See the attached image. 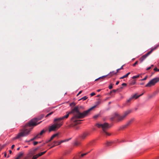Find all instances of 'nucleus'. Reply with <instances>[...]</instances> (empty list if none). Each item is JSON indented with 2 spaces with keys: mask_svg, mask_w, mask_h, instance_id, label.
<instances>
[{
  "mask_svg": "<svg viewBox=\"0 0 159 159\" xmlns=\"http://www.w3.org/2000/svg\"><path fill=\"white\" fill-rule=\"evenodd\" d=\"M95 106H94L89 108L87 110L84 111L82 113H81L79 111V108L77 107H75L70 111L66 115L62 117L63 120L67 119L69 117L70 114L72 113L73 114V116L70 119V121L76 123L78 121H80V120H78V119L83 118L87 116L89 113V112L94 108Z\"/></svg>",
  "mask_w": 159,
  "mask_h": 159,
  "instance_id": "f03ea898",
  "label": "nucleus"
},
{
  "mask_svg": "<svg viewBox=\"0 0 159 159\" xmlns=\"http://www.w3.org/2000/svg\"><path fill=\"white\" fill-rule=\"evenodd\" d=\"M70 139H71V138H70L68 139H65V140H61L60 141H54L53 142V143L56 144V145H59L61 143H62L68 141Z\"/></svg>",
  "mask_w": 159,
  "mask_h": 159,
  "instance_id": "6e6552de",
  "label": "nucleus"
},
{
  "mask_svg": "<svg viewBox=\"0 0 159 159\" xmlns=\"http://www.w3.org/2000/svg\"><path fill=\"white\" fill-rule=\"evenodd\" d=\"M75 104L74 102H72V103H71L70 104V105H74Z\"/></svg>",
  "mask_w": 159,
  "mask_h": 159,
  "instance_id": "6e6d98bb",
  "label": "nucleus"
},
{
  "mask_svg": "<svg viewBox=\"0 0 159 159\" xmlns=\"http://www.w3.org/2000/svg\"><path fill=\"white\" fill-rule=\"evenodd\" d=\"M154 74V73L152 72V73L151 76H152L153 74Z\"/></svg>",
  "mask_w": 159,
  "mask_h": 159,
  "instance_id": "680f3d73",
  "label": "nucleus"
},
{
  "mask_svg": "<svg viewBox=\"0 0 159 159\" xmlns=\"http://www.w3.org/2000/svg\"><path fill=\"white\" fill-rule=\"evenodd\" d=\"M80 143L78 141H76L75 143V145L78 146L80 144Z\"/></svg>",
  "mask_w": 159,
  "mask_h": 159,
  "instance_id": "a878e982",
  "label": "nucleus"
},
{
  "mask_svg": "<svg viewBox=\"0 0 159 159\" xmlns=\"http://www.w3.org/2000/svg\"><path fill=\"white\" fill-rule=\"evenodd\" d=\"M34 154L33 153L31 152H30L28 154V156L29 157H31Z\"/></svg>",
  "mask_w": 159,
  "mask_h": 159,
  "instance_id": "2f4dec72",
  "label": "nucleus"
},
{
  "mask_svg": "<svg viewBox=\"0 0 159 159\" xmlns=\"http://www.w3.org/2000/svg\"><path fill=\"white\" fill-rule=\"evenodd\" d=\"M106 76H102V77H99V78H98V79H96V80H95V81H97L98 80H99V79H104V78H105Z\"/></svg>",
  "mask_w": 159,
  "mask_h": 159,
  "instance_id": "5701e85b",
  "label": "nucleus"
},
{
  "mask_svg": "<svg viewBox=\"0 0 159 159\" xmlns=\"http://www.w3.org/2000/svg\"><path fill=\"white\" fill-rule=\"evenodd\" d=\"M79 95V93H78V94L77 95V96H78Z\"/></svg>",
  "mask_w": 159,
  "mask_h": 159,
  "instance_id": "774afa93",
  "label": "nucleus"
},
{
  "mask_svg": "<svg viewBox=\"0 0 159 159\" xmlns=\"http://www.w3.org/2000/svg\"><path fill=\"white\" fill-rule=\"evenodd\" d=\"M127 84L125 83H123L122 84V86H126Z\"/></svg>",
  "mask_w": 159,
  "mask_h": 159,
  "instance_id": "79ce46f5",
  "label": "nucleus"
},
{
  "mask_svg": "<svg viewBox=\"0 0 159 159\" xmlns=\"http://www.w3.org/2000/svg\"><path fill=\"white\" fill-rule=\"evenodd\" d=\"M158 91H156L153 92L152 94H149L148 95V98L150 99L155 97L157 94L158 93Z\"/></svg>",
  "mask_w": 159,
  "mask_h": 159,
  "instance_id": "9b49d317",
  "label": "nucleus"
},
{
  "mask_svg": "<svg viewBox=\"0 0 159 159\" xmlns=\"http://www.w3.org/2000/svg\"><path fill=\"white\" fill-rule=\"evenodd\" d=\"M79 95V93H78V94L77 95V96H78Z\"/></svg>",
  "mask_w": 159,
  "mask_h": 159,
  "instance_id": "338daca9",
  "label": "nucleus"
},
{
  "mask_svg": "<svg viewBox=\"0 0 159 159\" xmlns=\"http://www.w3.org/2000/svg\"><path fill=\"white\" fill-rule=\"evenodd\" d=\"M120 70V68L119 69H118L117 70V72H116V73L118 72V71H119V70Z\"/></svg>",
  "mask_w": 159,
  "mask_h": 159,
  "instance_id": "3c124183",
  "label": "nucleus"
},
{
  "mask_svg": "<svg viewBox=\"0 0 159 159\" xmlns=\"http://www.w3.org/2000/svg\"><path fill=\"white\" fill-rule=\"evenodd\" d=\"M153 66H154L153 65H151V66L150 67H152Z\"/></svg>",
  "mask_w": 159,
  "mask_h": 159,
  "instance_id": "e2e57ef3",
  "label": "nucleus"
},
{
  "mask_svg": "<svg viewBox=\"0 0 159 159\" xmlns=\"http://www.w3.org/2000/svg\"><path fill=\"white\" fill-rule=\"evenodd\" d=\"M49 142V141H48V140H47L46 141L45 143H48Z\"/></svg>",
  "mask_w": 159,
  "mask_h": 159,
  "instance_id": "5fc2aeb1",
  "label": "nucleus"
},
{
  "mask_svg": "<svg viewBox=\"0 0 159 159\" xmlns=\"http://www.w3.org/2000/svg\"><path fill=\"white\" fill-rule=\"evenodd\" d=\"M96 125L99 128H102L104 133L107 135L109 136L110 134L106 132V130L110 127L109 124L107 123H105L103 124H97Z\"/></svg>",
  "mask_w": 159,
  "mask_h": 159,
  "instance_id": "20e7f679",
  "label": "nucleus"
},
{
  "mask_svg": "<svg viewBox=\"0 0 159 159\" xmlns=\"http://www.w3.org/2000/svg\"><path fill=\"white\" fill-rule=\"evenodd\" d=\"M95 94V93H92L90 94V95L91 96H93Z\"/></svg>",
  "mask_w": 159,
  "mask_h": 159,
  "instance_id": "ea45409f",
  "label": "nucleus"
},
{
  "mask_svg": "<svg viewBox=\"0 0 159 159\" xmlns=\"http://www.w3.org/2000/svg\"><path fill=\"white\" fill-rule=\"evenodd\" d=\"M148 75H146L144 78H143V79H142L140 80V81H143V80H146L148 78Z\"/></svg>",
  "mask_w": 159,
  "mask_h": 159,
  "instance_id": "c756f323",
  "label": "nucleus"
},
{
  "mask_svg": "<svg viewBox=\"0 0 159 159\" xmlns=\"http://www.w3.org/2000/svg\"><path fill=\"white\" fill-rule=\"evenodd\" d=\"M158 82H159V78L156 77L150 80L148 83L146 85L145 87H151L154 85L156 83Z\"/></svg>",
  "mask_w": 159,
  "mask_h": 159,
  "instance_id": "423d86ee",
  "label": "nucleus"
},
{
  "mask_svg": "<svg viewBox=\"0 0 159 159\" xmlns=\"http://www.w3.org/2000/svg\"><path fill=\"white\" fill-rule=\"evenodd\" d=\"M150 54L148 52L146 54H145V55H143L139 59L140 62H142L143 60L146 59V58Z\"/></svg>",
  "mask_w": 159,
  "mask_h": 159,
  "instance_id": "1a4fd4ad",
  "label": "nucleus"
},
{
  "mask_svg": "<svg viewBox=\"0 0 159 159\" xmlns=\"http://www.w3.org/2000/svg\"><path fill=\"white\" fill-rule=\"evenodd\" d=\"M62 125V122H57L51 126L49 129V131H54L58 129Z\"/></svg>",
  "mask_w": 159,
  "mask_h": 159,
  "instance_id": "39448f33",
  "label": "nucleus"
},
{
  "mask_svg": "<svg viewBox=\"0 0 159 159\" xmlns=\"http://www.w3.org/2000/svg\"><path fill=\"white\" fill-rule=\"evenodd\" d=\"M151 67H150H150H148V68L146 70H149L150 69H151Z\"/></svg>",
  "mask_w": 159,
  "mask_h": 159,
  "instance_id": "a18cd8bd",
  "label": "nucleus"
},
{
  "mask_svg": "<svg viewBox=\"0 0 159 159\" xmlns=\"http://www.w3.org/2000/svg\"><path fill=\"white\" fill-rule=\"evenodd\" d=\"M59 135V134L58 133H56V134H55L53 135L50 138V139H49L48 140V141H49V142H50V141H51L54 138H55V137H57V136Z\"/></svg>",
  "mask_w": 159,
  "mask_h": 159,
  "instance_id": "4468645a",
  "label": "nucleus"
},
{
  "mask_svg": "<svg viewBox=\"0 0 159 159\" xmlns=\"http://www.w3.org/2000/svg\"><path fill=\"white\" fill-rule=\"evenodd\" d=\"M135 80L134 81H132L129 83V84L130 85H132L134 84L135 83Z\"/></svg>",
  "mask_w": 159,
  "mask_h": 159,
  "instance_id": "b1692460",
  "label": "nucleus"
},
{
  "mask_svg": "<svg viewBox=\"0 0 159 159\" xmlns=\"http://www.w3.org/2000/svg\"><path fill=\"white\" fill-rule=\"evenodd\" d=\"M87 98L88 97H87V96H85L81 98L80 99V100H86Z\"/></svg>",
  "mask_w": 159,
  "mask_h": 159,
  "instance_id": "bb28decb",
  "label": "nucleus"
},
{
  "mask_svg": "<svg viewBox=\"0 0 159 159\" xmlns=\"http://www.w3.org/2000/svg\"><path fill=\"white\" fill-rule=\"evenodd\" d=\"M113 84H111L109 86V89H111L113 88Z\"/></svg>",
  "mask_w": 159,
  "mask_h": 159,
  "instance_id": "72a5a7b5",
  "label": "nucleus"
},
{
  "mask_svg": "<svg viewBox=\"0 0 159 159\" xmlns=\"http://www.w3.org/2000/svg\"><path fill=\"white\" fill-rule=\"evenodd\" d=\"M6 156H7V154H6V153H4V156H5V157H6Z\"/></svg>",
  "mask_w": 159,
  "mask_h": 159,
  "instance_id": "13d9d810",
  "label": "nucleus"
},
{
  "mask_svg": "<svg viewBox=\"0 0 159 159\" xmlns=\"http://www.w3.org/2000/svg\"><path fill=\"white\" fill-rule=\"evenodd\" d=\"M143 94V93L142 94L139 95H138V96H137L136 95V94H135L133 96H132L131 98H132V99L134 98H135V99H137V98H138L139 97L142 96Z\"/></svg>",
  "mask_w": 159,
  "mask_h": 159,
  "instance_id": "2eb2a0df",
  "label": "nucleus"
},
{
  "mask_svg": "<svg viewBox=\"0 0 159 159\" xmlns=\"http://www.w3.org/2000/svg\"><path fill=\"white\" fill-rule=\"evenodd\" d=\"M89 135V133L85 132L80 136V138L82 139H84Z\"/></svg>",
  "mask_w": 159,
  "mask_h": 159,
  "instance_id": "9d476101",
  "label": "nucleus"
},
{
  "mask_svg": "<svg viewBox=\"0 0 159 159\" xmlns=\"http://www.w3.org/2000/svg\"><path fill=\"white\" fill-rule=\"evenodd\" d=\"M101 89H98L97 90V92H100V91H101Z\"/></svg>",
  "mask_w": 159,
  "mask_h": 159,
  "instance_id": "4d7b16f0",
  "label": "nucleus"
},
{
  "mask_svg": "<svg viewBox=\"0 0 159 159\" xmlns=\"http://www.w3.org/2000/svg\"><path fill=\"white\" fill-rule=\"evenodd\" d=\"M46 152H47V151H46L43 152H41L37 154V155H38V156L39 157H40V156H41L42 155L44 154Z\"/></svg>",
  "mask_w": 159,
  "mask_h": 159,
  "instance_id": "a211bd4d",
  "label": "nucleus"
},
{
  "mask_svg": "<svg viewBox=\"0 0 159 159\" xmlns=\"http://www.w3.org/2000/svg\"><path fill=\"white\" fill-rule=\"evenodd\" d=\"M14 147H15V145H12V146H11V149H13L14 148Z\"/></svg>",
  "mask_w": 159,
  "mask_h": 159,
  "instance_id": "c03bdc74",
  "label": "nucleus"
},
{
  "mask_svg": "<svg viewBox=\"0 0 159 159\" xmlns=\"http://www.w3.org/2000/svg\"><path fill=\"white\" fill-rule=\"evenodd\" d=\"M54 113V111H52L47 115L46 116V117H47L49 116L50 115H51L52 114Z\"/></svg>",
  "mask_w": 159,
  "mask_h": 159,
  "instance_id": "cd10ccee",
  "label": "nucleus"
},
{
  "mask_svg": "<svg viewBox=\"0 0 159 159\" xmlns=\"http://www.w3.org/2000/svg\"><path fill=\"white\" fill-rule=\"evenodd\" d=\"M119 89H113L109 93L110 94H111L112 93H115Z\"/></svg>",
  "mask_w": 159,
  "mask_h": 159,
  "instance_id": "393cba45",
  "label": "nucleus"
},
{
  "mask_svg": "<svg viewBox=\"0 0 159 159\" xmlns=\"http://www.w3.org/2000/svg\"><path fill=\"white\" fill-rule=\"evenodd\" d=\"M31 141H30V140H26L25 141V142L29 143V142H30Z\"/></svg>",
  "mask_w": 159,
  "mask_h": 159,
  "instance_id": "09e8293b",
  "label": "nucleus"
},
{
  "mask_svg": "<svg viewBox=\"0 0 159 159\" xmlns=\"http://www.w3.org/2000/svg\"><path fill=\"white\" fill-rule=\"evenodd\" d=\"M116 72H115L114 71L111 72L109 74V75L110 76H112L113 75L116 74Z\"/></svg>",
  "mask_w": 159,
  "mask_h": 159,
  "instance_id": "412c9836",
  "label": "nucleus"
},
{
  "mask_svg": "<svg viewBox=\"0 0 159 159\" xmlns=\"http://www.w3.org/2000/svg\"><path fill=\"white\" fill-rule=\"evenodd\" d=\"M112 143V142H107L106 143V145L107 146H110L111 145V144Z\"/></svg>",
  "mask_w": 159,
  "mask_h": 159,
  "instance_id": "c85d7f7f",
  "label": "nucleus"
},
{
  "mask_svg": "<svg viewBox=\"0 0 159 159\" xmlns=\"http://www.w3.org/2000/svg\"><path fill=\"white\" fill-rule=\"evenodd\" d=\"M89 152H87V153H83V154H82L81 155V157H84V156L87 155L88 153H89Z\"/></svg>",
  "mask_w": 159,
  "mask_h": 159,
  "instance_id": "f704fd0d",
  "label": "nucleus"
},
{
  "mask_svg": "<svg viewBox=\"0 0 159 159\" xmlns=\"http://www.w3.org/2000/svg\"><path fill=\"white\" fill-rule=\"evenodd\" d=\"M130 74V72H129L128 73H127L126 74V75H127V76L128 77V75Z\"/></svg>",
  "mask_w": 159,
  "mask_h": 159,
  "instance_id": "8fccbe9b",
  "label": "nucleus"
},
{
  "mask_svg": "<svg viewBox=\"0 0 159 159\" xmlns=\"http://www.w3.org/2000/svg\"><path fill=\"white\" fill-rule=\"evenodd\" d=\"M138 61H136L135 62L133 65V66H135L137 64H138Z\"/></svg>",
  "mask_w": 159,
  "mask_h": 159,
  "instance_id": "e433bc0d",
  "label": "nucleus"
},
{
  "mask_svg": "<svg viewBox=\"0 0 159 159\" xmlns=\"http://www.w3.org/2000/svg\"><path fill=\"white\" fill-rule=\"evenodd\" d=\"M44 116V115H41L40 118H34L28 123L26 124L23 128L20 130V132L14 138L15 139H19L21 137L27 136L30 133V132L33 128V126H35L38 124H39L41 121L38 124L37 122L39 120H41Z\"/></svg>",
  "mask_w": 159,
  "mask_h": 159,
  "instance_id": "f257e3e1",
  "label": "nucleus"
},
{
  "mask_svg": "<svg viewBox=\"0 0 159 159\" xmlns=\"http://www.w3.org/2000/svg\"><path fill=\"white\" fill-rule=\"evenodd\" d=\"M38 142H37V141L34 142V145H37V144H38Z\"/></svg>",
  "mask_w": 159,
  "mask_h": 159,
  "instance_id": "58836bf2",
  "label": "nucleus"
},
{
  "mask_svg": "<svg viewBox=\"0 0 159 159\" xmlns=\"http://www.w3.org/2000/svg\"><path fill=\"white\" fill-rule=\"evenodd\" d=\"M98 115H95L94 116L93 118H97L98 117Z\"/></svg>",
  "mask_w": 159,
  "mask_h": 159,
  "instance_id": "a19ab883",
  "label": "nucleus"
},
{
  "mask_svg": "<svg viewBox=\"0 0 159 159\" xmlns=\"http://www.w3.org/2000/svg\"><path fill=\"white\" fill-rule=\"evenodd\" d=\"M62 120H63V119L62 118V117H59L58 118H57L54 119V122H56L57 121H58L57 122H59V121H61ZM62 123V122H61Z\"/></svg>",
  "mask_w": 159,
  "mask_h": 159,
  "instance_id": "dca6fc26",
  "label": "nucleus"
},
{
  "mask_svg": "<svg viewBox=\"0 0 159 159\" xmlns=\"http://www.w3.org/2000/svg\"><path fill=\"white\" fill-rule=\"evenodd\" d=\"M46 132V130L44 129H43L42 130L39 134H37V135H39V136H40L42 135L43 133H45Z\"/></svg>",
  "mask_w": 159,
  "mask_h": 159,
  "instance_id": "f3484780",
  "label": "nucleus"
},
{
  "mask_svg": "<svg viewBox=\"0 0 159 159\" xmlns=\"http://www.w3.org/2000/svg\"><path fill=\"white\" fill-rule=\"evenodd\" d=\"M39 138H40V136H39V135H37L36 136H35L33 138L31 139H30V141H33L35 139H36Z\"/></svg>",
  "mask_w": 159,
  "mask_h": 159,
  "instance_id": "6ab92c4d",
  "label": "nucleus"
},
{
  "mask_svg": "<svg viewBox=\"0 0 159 159\" xmlns=\"http://www.w3.org/2000/svg\"><path fill=\"white\" fill-rule=\"evenodd\" d=\"M20 147H19V148H17V150H20Z\"/></svg>",
  "mask_w": 159,
  "mask_h": 159,
  "instance_id": "bf43d9fd",
  "label": "nucleus"
},
{
  "mask_svg": "<svg viewBox=\"0 0 159 159\" xmlns=\"http://www.w3.org/2000/svg\"><path fill=\"white\" fill-rule=\"evenodd\" d=\"M132 100V98H129L128 100H127L126 102V104L127 105H129V103Z\"/></svg>",
  "mask_w": 159,
  "mask_h": 159,
  "instance_id": "aec40b11",
  "label": "nucleus"
},
{
  "mask_svg": "<svg viewBox=\"0 0 159 159\" xmlns=\"http://www.w3.org/2000/svg\"><path fill=\"white\" fill-rule=\"evenodd\" d=\"M144 84L143 83H141L140 84V85H143Z\"/></svg>",
  "mask_w": 159,
  "mask_h": 159,
  "instance_id": "052dcab7",
  "label": "nucleus"
},
{
  "mask_svg": "<svg viewBox=\"0 0 159 159\" xmlns=\"http://www.w3.org/2000/svg\"><path fill=\"white\" fill-rule=\"evenodd\" d=\"M101 103V101H97L96 102V105H95V106H95V107L92 110H93L94 108H95L97 105H98L99 104H100ZM93 107H94V106Z\"/></svg>",
  "mask_w": 159,
  "mask_h": 159,
  "instance_id": "4be33fe9",
  "label": "nucleus"
},
{
  "mask_svg": "<svg viewBox=\"0 0 159 159\" xmlns=\"http://www.w3.org/2000/svg\"><path fill=\"white\" fill-rule=\"evenodd\" d=\"M82 90H81V91H80L79 92V93H78L80 94L81 93H82Z\"/></svg>",
  "mask_w": 159,
  "mask_h": 159,
  "instance_id": "603ef678",
  "label": "nucleus"
},
{
  "mask_svg": "<svg viewBox=\"0 0 159 159\" xmlns=\"http://www.w3.org/2000/svg\"><path fill=\"white\" fill-rule=\"evenodd\" d=\"M100 96V95H98L97 96H98V97H99V96Z\"/></svg>",
  "mask_w": 159,
  "mask_h": 159,
  "instance_id": "69168bd1",
  "label": "nucleus"
},
{
  "mask_svg": "<svg viewBox=\"0 0 159 159\" xmlns=\"http://www.w3.org/2000/svg\"><path fill=\"white\" fill-rule=\"evenodd\" d=\"M9 153L10 154H11V152H12V151L11 150H9Z\"/></svg>",
  "mask_w": 159,
  "mask_h": 159,
  "instance_id": "864d4df0",
  "label": "nucleus"
},
{
  "mask_svg": "<svg viewBox=\"0 0 159 159\" xmlns=\"http://www.w3.org/2000/svg\"><path fill=\"white\" fill-rule=\"evenodd\" d=\"M59 135V134L58 133H56V134H55L53 135L50 138V139H49L48 140V141H49V142H50V141H51L54 138H55V137H57V136Z\"/></svg>",
  "mask_w": 159,
  "mask_h": 159,
  "instance_id": "ddd939ff",
  "label": "nucleus"
},
{
  "mask_svg": "<svg viewBox=\"0 0 159 159\" xmlns=\"http://www.w3.org/2000/svg\"><path fill=\"white\" fill-rule=\"evenodd\" d=\"M139 75H137L134 76H133L132 77V78L134 79H135L136 78H138L139 77Z\"/></svg>",
  "mask_w": 159,
  "mask_h": 159,
  "instance_id": "473e14b6",
  "label": "nucleus"
},
{
  "mask_svg": "<svg viewBox=\"0 0 159 159\" xmlns=\"http://www.w3.org/2000/svg\"><path fill=\"white\" fill-rule=\"evenodd\" d=\"M57 146V145H56V144H55V143H54V144H53V146H52V147L50 148H53V147H54V146Z\"/></svg>",
  "mask_w": 159,
  "mask_h": 159,
  "instance_id": "37998d69",
  "label": "nucleus"
},
{
  "mask_svg": "<svg viewBox=\"0 0 159 159\" xmlns=\"http://www.w3.org/2000/svg\"><path fill=\"white\" fill-rule=\"evenodd\" d=\"M127 77V75H125L121 77H120V79H124L125 78H126Z\"/></svg>",
  "mask_w": 159,
  "mask_h": 159,
  "instance_id": "4c0bfd02",
  "label": "nucleus"
},
{
  "mask_svg": "<svg viewBox=\"0 0 159 159\" xmlns=\"http://www.w3.org/2000/svg\"><path fill=\"white\" fill-rule=\"evenodd\" d=\"M123 65L122 66H121V67L120 68V70L121 69H123Z\"/></svg>",
  "mask_w": 159,
  "mask_h": 159,
  "instance_id": "de8ad7c7",
  "label": "nucleus"
},
{
  "mask_svg": "<svg viewBox=\"0 0 159 159\" xmlns=\"http://www.w3.org/2000/svg\"><path fill=\"white\" fill-rule=\"evenodd\" d=\"M132 112L131 110H128L125 111L122 115H120L117 113L114 114L113 117H111L110 120L113 121L114 119H116L118 121H122L125 118Z\"/></svg>",
  "mask_w": 159,
  "mask_h": 159,
  "instance_id": "7ed1b4c3",
  "label": "nucleus"
},
{
  "mask_svg": "<svg viewBox=\"0 0 159 159\" xmlns=\"http://www.w3.org/2000/svg\"><path fill=\"white\" fill-rule=\"evenodd\" d=\"M134 118L131 119L130 120H129L125 125H124L122 126V128L124 129L126 128L130 124H131L133 122V121H134Z\"/></svg>",
  "mask_w": 159,
  "mask_h": 159,
  "instance_id": "0eeeda50",
  "label": "nucleus"
},
{
  "mask_svg": "<svg viewBox=\"0 0 159 159\" xmlns=\"http://www.w3.org/2000/svg\"><path fill=\"white\" fill-rule=\"evenodd\" d=\"M38 157L37 154L34 156L32 159H36Z\"/></svg>",
  "mask_w": 159,
  "mask_h": 159,
  "instance_id": "7c9ffc66",
  "label": "nucleus"
},
{
  "mask_svg": "<svg viewBox=\"0 0 159 159\" xmlns=\"http://www.w3.org/2000/svg\"><path fill=\"white\" fill-rule=\"evenodd\" d=\"M119 81H117L116 82V85H118L119 84Z\"/></svg>",
  "mask_w": 159,
  "mask_h": 159,
  "instance_id": "49530a36",
  "label": "nucleus"
},
{
  "mask_svg": "<svg viewBox=\"0 0 159 159\" xmlns=\"http://www.w3.org/2000/svg\"><path fill=\"white\" fill-rule=\"evenodd\" d=\"M154 70L155 71H159V69H158L157 67H155L154 69Z\"/></svg>",
  "mask_w": 159,
  "mask_h": 159,
  "instance_id": "c9c22d12",
  "label": "nucleus"
},
{
  "mask_svg": "<svg viewBox=\"0 0 159 159\" xmlns=\"http://www.w3.org/2000/svg\"><path fill=\"white\" fill-rule=\"evenodd\" d=\"M123 88V87H120V89H122Z\"/></svg>",
  "mask_w": 159,
  "mask_h": 159,
  "instance_id": "0e129e2a",
  "label": "nucleus"
},
{
  "mask_svg": "<svg viewBox=\"0 0 159 159\" xmlns=\"http://www.w3.org/2000/svg\"><path fill=\"white\" fill-rule=\"evenodd\" d=\"M159 47V44H157V45H156L155 47H154L153 48H151V50L149 52H148L149 54H151L152 52L154 50H155L158 47Z\"/></svg>",
  "mask_w": 159,
  "mask_h": 159,
  "instance_id": "f8f14e48",
  "label": "nucleus"
}]
</instances>
